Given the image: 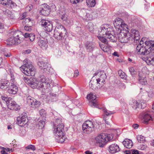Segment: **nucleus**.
I'll list each match as a JSON object with an SVG mask.
<instances>
[{"instance_id":"nucleus-1","label":"nucleus","mask_w":154,"mask_h":154,"mask_svg":"<svg viewBox=\"0 0 154 154\" xmlns=\"http://www.w3.org/2000/svg\"><path fill=\"white\" fill-rule=\"evenodd\" d=\"M143 38L136 48V52L138 54L147 55L152 52L154 53V41H147L145 42Z\"/></svg>"},{"instance_id":"nucleus-2","label":"nucleus","mask_w":154,"mask_h":154,"mask_svg":"<svg viewBox=\"0 0 154 154\" xmlns=\"http://www.w3.org/2000/svg\"><path fill=\"white\" fill-rule=\"evenodd\" d=\"M23 65L20 67V69L25 75L28 76H34L35 74V70L33 65L29 64L28 60L25 59Z\"/></svg>"},{"instance_id":"nucleus-3","label":"nucleus","mask_w":154,"mask_h":154,"mask_svg":"<svg viewBox=\"0 0 154 154\" xmlns=\"http://www.w3.org/2000/svg\"><path fill=\"white\" fill-rule=\"evenodd\" d=\"M112 28L104 26H101L99 30V35L100 36H104L109 38L112 42H116V37L112 33Z\"/></svg>"},{"instance_id":"nucleus-4","label":"nucleus","mask_w":154,"mask_h":154,"mask_svg":"<svg viewBox=\"0 0 154 154\" xmlns=\"http://www.w3.org/2000/svg\"><path fill=\"white\" fill-rule=\"evenodd\" d=\"M8 73L10 75V82L12 84L8 90V91L10 94H15L17 91V87L14 85L15 79L14 76V72L12 68H9L8 70Z\"/></svg>"},{"instance_id":"nucleus-5","label":"nucleus","mask_w":154,"mask_h":154,"mask_svg":"<svg viewBox=\"0 0 154 154\" xmlns=\"http://www.w3.org/2000/svg\"><path fill=\"white\" fill-rule=\"evenodd\" d=\"M66 31L62 25H58L55 28L54 31V37L58 40L63 39L65 36Z\"/></svg>"},{"instance_id":"nucleus-6","label":"nucleus","mask_w":154,"mask_h":154,"mask_svg":"<svg viewBox=\"0 0 154 154\" xmlns=\"http://www.w3.org/2000/svg\"><path fill=\"white\" fill-rule=\"evenodd\" d=\"M112 139L110 134H102L99 135L95 138L97 143L99 144L100 147H103L106 143Z\"/></svg>"},{"instance_id":"nucleus-7","label":"nucleus","mask_w":154,"mask_h":154,"mask_svg":"<svg viewBox=\"0 0 154 154\" xmlns=\"http://www.w3.org/2000/svg\"><path fill=\"white\" fill-rule=\"evenodd\" d=\"M11 36L6 41V44L7 45H12L18 44L19 39V31L13 30L11 33Z\"/></svg>"},{"instance_id":"nucleus-8","label":"nucleus","mask_w":154,"mask_h":154,"mask_svg":"<svg viewBox=\"0 0 154 154\" xmlns=\"http://www.w3.org/2000/svg\"><path fill=\"white\" fill-rule=\"evenodd\" d=\"M119 41L121 43H127L131 40V34L128 30H123L121 31L118 35Z\"/></svg>"},{"instance_id":"nucleus-9","label":"nucleus","mask_w":154,"mask_h":154,"mask_svg":"<svg viewBox=\"0 0 154 154\" xmlns=\"http://www.w3.org/2000/svg\"><path fill=\"white\" fill-rule=\"evenodd\" d=\"M26 115V114L24 113V115H23L20 118V130L21 131L20 135L21 136H24L26 133L25 128L27 126L26 124L28 122Z\"/></svg>"},{"instance_id":"nucleus-10","label":"nucleus","mask_w":154,"mask_h":154,"mask_svg":"<svg viewBox=\"0 0 154 154\" xmlns=\"http://www.w3.org/2000/svg\"><path fill=\"white\" fill-rule=\"evenodd\" d=\"M82 128L84 132L87 134L91 133L94 130L93 124L90 121H87L83 123Z\"/></svg>"},{"instance_id":"nucleus-11","label":"nucleus","mask_w":154,"mask_h":154,"mask_svg":"<svg viewBox=\"0 0 154 154\" xmlns=\"http://www.w3.org/2000/svg\"><path fill=\"white\" fill-rule=\"evenodd\" d=\"M55 122L58 124V123L59 124L57 125V127H54V132L56 136H61L60 135L62 136V134H64L63 125L62 123H60L61 120L59 118L56 119Z\"/></svg>"},{"instance_id":"nucleus-12","label":"nucleus","mask_w":154,"mask_h":154,"mask_svg":"<svg viewBox=\"0 0 154 154\" xmlns=\"http://www.w3.org/2000/svg\"><path fill=\"white\" fill-rule=\"evenodd\" d=\"M27 104L32 108L38 107L41 104V102L30 96H28L26 98Z\"/></svg>"},{"instance_id":"nucleus-13","label":"nucleus","mask_w":154,"mask_h":154,"mask_svg":"<svg viewBox=\"0 0 154 154\" xmlns=\"http://www.w3.org/2000/svg\"><path fill=\"white\" fill-rule=\"evenodd\" d=\"M41 26L44 27V30L48 32H51L53 29L52 24L48 20L42 19L40 22Z\"/></svg>"},{"instance_id":"nucleus-14","label":"nucleus","mask_w":154,"mask_h":154,"mask_svg":"<svg viewBox=\"0 0 154 154\" xmlns=\"http://www.w3.org/2000/svg\"><path fill=\"white\" fill-rule=\"evenodd\" d=\"M24 80L25 82L33 88H37V79L31 77L29 79L26 77H24Z\"/></svg>"},{"instance_id":"nucleus-15","label":"nucleus","mask_w":154,"mask_h":154,"mask_svg":"<svg viewBox=\"0 0 154 154\" xmlns=\"http://www.w3.org/2000/svg\"><path fill=\"white\" fill-rule=\"evenodd\" d=\"M41 10L40 11L41 14L44 16H48L50 13V7L46 4L42 5L41 6Z\"/></svg>"},{"instance_id":"nucleus-16","label":"nucleus","mask_w":154,"mask_h":154,"mask_svg":"<svg viewBox=\"0 0 154 154\" xmlns=\"http://www.w3.org/2000/svg\"><path fill=\"white\" fill-rule=\"evenodd\" d=\"M87 98L88 99L91 100L90 104L91 106L97 107L98 104L97 101L95 100L96 98L95 95L92 93H90V94L88 95Z\"/></svg>"},{"instance_id":"nucleus-17","label":"nucleus","mask_w":154,"mask_h":154,"mask_svg":"<svg viewBox=\"0 0 154 154\" xmlns=\"http://www.w3.org/2000/svg\"><path fill=\"white\" fill-rule=\"evenodd\" d=\"M9 99L8 100H7L6 103L8 108L11 110H17L18 105L16 103V102L12 98H9Z\"/></svg>"},{"instance_id":"nucleus-18","label":"nucleus","mask_w":154,"mask_h":154,"mask_svg":"<svg viewBox=\"0 0 154 154\" xmlns=\"http://www.w3.org/2000/svg\"><path fill=\"white\" fill-rule=\"evenodd\" d=\"M0 3L7 7L14 8L17 5L16 4L11 0H0Z\"/></svg>"},{"instance_id":"nucleus-19","label":"nucleus","mask_w":154,"mask_h":154,"mask_svg":"<svg viewBox=\"0 0 154 154\" xmlns=\"http://www.w3.org/2000/svg\"><path fill=\"white\" fill-rule=\"evenodd\" d=\"M109 152L111 154H114L118 152L120 150L119 146L117 144H112L109 147Z\"/></svg>"},{"instance_id":"nucleus-20","label":"nucleus","mask_w":154,"mask_h":154,"mask_svg":"<svg viewBox=\"0 0 154 154\" xmlns=\"http://www.w3.org/2000/svg\"><path fill=\"white\" fill-rule=\"evenodd\" d=\"M85 46L87 51L92 52L95 47L94 43L90 41H87L85 44Z\"/></svg>"},{"instance_id":"nucleus-21","label":"nucleus","mask_w":154,"mask_h":154,"mask_svg":"<svg viewBox=\"0 0 154 154\" xmlns=\"http://www.w3.org/2000/svg\"><path fill=\"white\" fill-rule=\"evenodd\" d=\"M139 82L143 85H146L147 84V82L145 76L142 75L141 73H140L139 75L138 79Z\"/></svg>"},{"instance_id":"nucleus-22","label":"nucleus","mask_w":154,"mask_h":154,"mask_svg":"<svg viewBox=\"0 0 154 154\" xmlns=\"http://www.w3.org/2000/svg\"><path fill=\"white\" fill-rule=\"evenodd\" d=\"M47 42L46 41L41 39H39L38 42V45L43 49H46L48 47Z\"/></svg>"},{"instance_id":"nucleus-23","label":"nucleus","mask_w":154,"mask_h":154,"mask_svg":"<svg viewBox=\"0 0 154 154\" xmlns=\"http://www.w3.org/2000/svg\"><path fill=\"white\" fill-rule=\"evenodd\" d=\"M122 143L125 147L128 149H130L132 147L133 144L132 141L128 139H125Z\"/></svg>"},{"instance_id":"nucleus-24","label":"nucleus","mask_w":154,"mask_h":154,"mask_svg":"<svg viewBox=\"0 0 154 154\" xmlns=\"http://www.w3.org/2000/svg\"><path fill=\"white\" fill-rule=\"evenodd\" d=\"M123 21L121 18L118 17L116 18L114 21V25L115 27L119 26L118 28H120V27L122 25Z\"/></svg>"},{"instance_id":"nucleus-25","label":"nucleus","mask_w":154,"mask_h":154,"mask_svg":"<svg viewBox=\"0 0 154 154\" xmlns=\"http://www.w3.org/2000/svg\"><path fill=\"white\" fill-rule=\"evenodd\" d=\"M10 85V82L7 80H5L2 82L0 84V88L1 89L5 90L7 89Z\"/></svg>"},{"instance_id":"nucleus-26","label":"nucleus","mask_w":154,"mask_h":154,"mask_svg":"<svg viewBox=\"0 0 154 154\" xmlns=\"http://www.w3.org/2000/svg\"><path fill=\"white\" fill-rule=\"evenodd\" d=\"M51 66L48 63H46L44 65L43 68H42L41 70L44 73L47 74H49L50 71Z\"/></svg>"},{"instance_id":"nucleus-27","label":"nucleus","mask_w":154,"mask_h":154,"mask_svg":"<svg viewBox=\"0 0 154 154\" xmlns=\"http://www.w3.org/2000/svg\"><path fill=\"white\" fill-rule=\"evenodd\" d=\"M45 119H44L39 120L37 124V127L39 129H42L44 127L45 124Z\"/></svg>"},{"instance_id":"nucleus-28","label":"nucleus","mask_w":154,"mask_h":154,"mask_svg":"<svg viewBox=\"0 0 154 154\" xmlns=\"http://www.w3.org/2000/svg\"><path fill=\"white\" fill-rule=\"evenodd\" d=\"M3 13L11 18L13 19L14 17V15L12 12L8 9L3 10Z\"/></svg>"},{"instance_id":"nucleus-29","label":"nucleus","mask_w":154,"mask_h":154,"mask_svg":"<svg viewBox=\"0 0 154 154\" xmlns=\"http://www.w3.org/2000/svg\"><path fill=\"white\" fill-rule=\"evenodd\" d=\"M146 62L148 65H152L154 66V57H147Z\"/></svg>"},{"instance_id":"nucleus-30","label":"nucleus","mask_w":154,"mask_h":154,"mask_svg":"<svg viewBox=\"0 0 154 154\" xmlns=\"http://www.w3.org/2000/svg\"><path fill=\"white\" fill-rule=\"evenodd\" d=\"M83 20L84 21H88L93 19L94 18L92 16L88 13H85V15L82 17Z\"/></svg>"},{"instance_id":"nucleus-31","label":"nucleus","mask_w":154,"mask_h":154,"mask_svg":"<svg viewBox=\"0 0 154 154\" xmlns=\"http://www.w3.org/2000/svg\"><path fill=\"white\" fill-rule=\"evenodd\" d=\"M131 32V39L132 38H133L134 37H136L140 35L139 32L138 30H136L135 29H132Z\"/></svg>"},{"instance_id":"nucleus-32","label":"nucleus","mask_w":154,"mask_h":154,"mask_svg":"<svg viewBox=\"0 0 154 154\" xmlns=\"http://www.w3.org/2000/svg\"><path fill=\"white\" fill-rule=\"evenodd\" d=\"M87 5L89 7H94L95 4V0H87Z\"/></svg>"},{"instance_id":"nucleus-33","label":"nucleus","mask_w":154,"mask_h":154,"mask_svg":"<svg viewBox=\"0 0 154 154\" xmlns=\"http://www.w3.org/2000/svg\"><path fill=\"white\" fill-rule=\"evenodd\" d=\"M144 122L146 124L148 123V121L151 120L152 118L150 115L148 113L145 114L144 116Z\"/></svg>"},{"instance_id":"nucleus-34","label":"nucleus","mask_w":154,"mask_h":154,"mask_svg":"<svg viewBox=\"0 0 154 154\" xmlns=\"http://www.w3.org/2000/svg\"><path fill=\"white\" fill-rule=\"evenodd\" d=\"M118 74L119 76L122 79H125L126 78L127 75L122 70H119L118 71Z\"/></svg>"},{"instance_id":"nucleus-35","label":"nucleus","mask_w":154,"mask_h":154,"mask_svg":"<svg viewBox=\"0 0 154 154\" xmlns=\"http://www.w3.org/2000/svg\"><path fill=\"white\" fill-rule=\"evenodd\" d=\"M99 75H100V77L97 79H105L106 78V74L104 71H100L99 72Z\"/></svg>"},{"instance_id":"nucleus-36","label":"nucleus","mask_w":154,"mask_h":154,"mask_svg":"<svg viewBox=\"0 0 154 154\" xmlns=\"http://www.w3.org/2000/svg\"><path fill=\"white\" fill-rule=\"evenodd\" d=\"M137 139L138 141L140 143H143L145 140V137L141 135H139L137 136Z\"/></svg>"},{"instance_id":"nucleus-37","label":"nucleus","mask_w":154,"mask_h":154,"mask_svg":"<svg viewBox=\"0 0 154 154\" xmlns=\"http://www.w3.org/2000/svg\"><path fill=\"white\" fill-rule=\"evenodd\" d=\"M39 81L45 85H49L46 80V79L44 76H42L40 77Z\"/></svg>"},{"instance_id":"nucleus-38","label":"nucleus","mask_w":154,"mask_h":154,"mask_svg":"<svg viewBox=\"0 0 154 154\" xmlns=\"http://www.w3.org/2000/svg\"><path fill=\"white\" fill-rule=\"evenodd\" d=\"M60 135L61 136H57V140L58 143H62L65 141V137L64 136V134H62V136L61 135Z\"/></svg>"},{"instance_id":"nucleus-39","label":"nucleus","mask_w":154,"mask_h":154,"mask_svg":"<svg viewBox=\"0 0 154 154\" xmlns=\"http://www.w3.org/2000/svg\"><path fill=\"white\" fill-rule=\"evenodd\" d=\"M87 27L90 31L92 32L94 30V26L92 23H89L87 25Z\"/></svg>"},{"instance_id":"nucleus-40","label":"nucleus","mask_w":154,"mask_h":154,"mask_svg":"<svg viewBox=\"0 0 154 154\" xmlns=\"http://www.w3.org/2000/svg\"><path fill=\"white\" fill-rule=\"evenodd\" d=\"M132 106L133 109H136L137 107H139V106L140 105V103H138L136 100H134L133 104H131Z\"/></svg>"},{"instance_id":"nucleus-41","label":"nucleus","mask_w":154,"mask_h":154,"mask_svg":"<svg viewBox=\"0 0 154 154\" xmlns=\"http://www.w3.org/2000/svg\"><path fill=\"white\" fill-rule=\"evenodd\" d=\"M103 111L105 114V115H104V116H105L106 117V116H109L113 113L112 112L108 110L105 108L103 109Z\"/></svg>"},{"instance_id":"nucleus-42","label":"nucleus","mask_w":154,"mask_h":154,"mask_svg":"<svg viewBox=\"0 0 154 154\" xmlns=\"http://www.w3.org/2000/svg\"><path fill=\"white\" fill-rule=\"evenodd\" d=\"M105 79H97V83L100 85L101 86H102L105 83Z\"/></svg>"},{"instance_id":"nucleus-43","label":"nucleus","mask_w":154,"mask_h":154,"mask_svg":"<svg viewBox=\"0 0 154 154\" xmlns=\"http://www.w3.org/2000/svg\"><path fill=\"white\" fill-rule=\"evenodd\" d=\"M31 25H29L28 23L26 24L24 27V29L27 31L30 32L32 30Z\"/></svg>"},{"instance_id":"nucleus-44","label":"nucleus","mask_w":154,"mask_h":154,"mask_svg":"<svg viewBox=\"0 0 154 154\" xmlns=\"http://www.w3.org/2000/svg\"><path fill=\"white\" fill-rule=\"evenodd\" d=\"M37 88H42L44 87V85L39 80H37Z\"/></svg>"},{"instance_id":"nucleus-45","label":"nucleus","mask_w":154,"mask_h":154,"mask_svg":"<svg viewBox=\"0 0 154 154\" xmlns=\"http://www.w3.org/2000/svg\"><path fill=\"white\" fill-rule=\"evenodd\" d=\"M40 115L43 117H45L46 115V112L43 109H42L39 111Z\"/></svg>"},{"instance_id":"nucleus-46","label":"nucleus","mask_w":154,"mask_h":154,"mask_svg":"<svg viewBox=\"0 0 154 154\" xmlns=\"http://www.w3.org/2000/svg\"><path fill=\"white\" fill-rule=\"evenodd\" d=\"M121 31H123V30H126V29H128V25L125 24L123 22L122 25L120 27Z\"/></svg>"},{"instance_id":"nucleus-47","label":"nucleus","mask_w":154,"mask_h":154,"mask_svg":"<svg viewBox=\"0 0 154 154\" xmlns=\"http://www.w3.org/2000/svg\"><path fill=\"white\" fill-rule=\"evenodd\" d=\"M45 63H45L43 61H39L38 63V65L40 68V69L41 70L42 68H43Z\"/></svg>"},{"instance_id":"nucleus-48","label":"nucleus","mask_w":154,"mask_h":154,"mask_svg":"<svg viewBox=\"0 0 154 154\" xmlns=\"http://www.w3.org/2000/svg\"><path fill=\"white\" fill-rule=\"evenodd\" d=\"M26 148L28 149H31L32 150H35V146L33 145H29L26 147Z\"/></svg>"},{"instance_id":"nucleus-49","label":"nucleus","mask_w":154,"mask_h":154,"mask_svg":"<svg viewBox=\"0 0 154 154\" xmlns=\"http://www.w3.org/2000/svg\"><path fill=\"white\" fill-rule=\"evenodd\" d=\"M98 38L103 43H106L107 40L103 37L99 36Z\"/></svg>"},{"instance_id":"nucleus-50","label":"nucleus","mask_w":154,"mask_h":154,"mask_svg":"<svg viewBox=\"0 0 154 154\" xmlns=\"http://www.w3.org/2000/svg\"><path fill=\"white\" fill-rule=\"evenodd\" d=\"M90 87L93 90L96 89L98 88V87L96 86L94 84L92 83L91 82V81L89 84Z\"/></svg>"},{"instance_id":"nucleus-51","label":"nucleus","mask_w":154,"mask_h":154,"mask_svg":"<svg viewBox=\"0 0 154 154\" xmlns=\"http://www.w3.org/2000/svg\"><path fill=\"white\" fill-rule=\"evenodd\" d=\"M129 71L132 75H133L135 74V71L133 67H130L129 68Z\"/></svg>"},{"instance_id":"nucleus-52","label":"nucleus","mask_w":154,"mask_h":154,"mask_svg":"<svg viewBox=\"0 0 154 154\" xmlns=\"http://www.w3.org/2000/svg\"><path fill=\"white\" fill-rule=\"evenodd\" d=\"M21 34L25 38H27L29 37L31 34L27 33H26L23 34V32H21Z\"/></svg>"},{"instance_id":"nucleus-53","label":"nucleus","mask_w":154,"mask_h":154,"mask_svg":"<svg viewBox=\"0 0 154 154\" xmlns=\"http://www.w3.org/2000/svg\"><path fill=\"white\" fill-rule=\"evenodd\" d=\"M31 20L30 18H26L23 20L22 21V23L23 25H24L27 22L29 23Z\"/></svg>"},{"instance_id":"nucleus-54","label":"nucleus","mask_w":154,"mask_h":154,"mask_svg":"<svg viewBox=\"0 0 154 154\" xmlns=\"http://www.w3.org/2000/svg\"><path fill=\"white\" fill-rule=\"evenodd\" d=\"M31 51L30 49H28L27 50H24L23 51L22 54H28L31 53Z\"/></svg>"},{"instance_id":"nucleus-55","label":"nucleus","mask_w":154,"mask_h":154,"mask_svg":"<svg viewBox=\"0 0 154 154\" xmlns=\"http://www.w3.org/2000/svg\"><path fill=\"white\" fill-rule=\"evenodd\" d=\"M142 72L144 73L147 74L149 73V71L146 67H144L142 68Z\"/></svg>"},{"instance_id":"nucleus-56","label":"nucleus","mask_w":154,"mask_h":154,"mask_svg":"<svg viewBox=\"0 0 154 154\" xmlns=\"http://www.w3.org/2000/svg\"><path fill=\"white\" fill-rule=\"evenodd\" d=\"M100 46L101 49L104 52L106 51V47L104 46V45H100Z\"/></svg>"},{"instance_id":"nucleus-57","label":"nucleus","mask_w":154,"mask_h":154,"mask_svg":"<svg viewBox=\"0 0 154 154\" xmlns=\"http://www.w3.org/2000/svg\"><path fill=\"white\" fill-rule=\"evenodd\" d=\"M61 17L62 20L63 21H66L67 20V17L64 14L62 15Z\"/></svg>"},{"instance_id":"nucleus-58","label":"nucleus","mask_w":154,"mask_h":154,"mask_svg":"<svg viewBox=\"0 0 154 154\" xmlns=\"http://www.w3.org/2000/svg\"><path fill=\"white\" fill-rule=\"evenodd\" d=\"M80 0H70V2L72 4H75L78 3L79 2Z\"/></svg>"},{"instance_id":"nucleus-59","label":"nucleus","mask_w":154,"mask_h":154,"mask_svg":"<svg viewBox=\"0 0 154 154\" xmlns=\"http://www.w3.org/2000/svg\"><path fill=\"white\" fill-rule=\"evenodd\" d=\"M30 41H33L35 39V36L33 34H31L29 37Z\"/></svg>"},{"instance_id":"nucleus-60","label":"nucleus","mask_w":154,"mask_h":154,"mask_svg":"<svg viewBox=\"0 0 154 154\" xmlns=\"http://www.w3.org/2000/svg\"><path fill=\"white\" fill-rule=\"evenodd\" d=\"M131 151L132 154H139V153L138 151L137 150H131Z\"/></svg>"},{"instance_id":"nucleus-61","label":"nucleus","mask_w":154,"mask_h":154,"mask_svg":"<svg viewBox=\"0 0 154 154\" xmlns=\"http://www.w3.org/2000/svg\"><path fill=\"white\" fill-rule=\"evenodd\" d=\"M26 13H24L22 15L21 17H20V19L21 20L24 19L26 17Z\"/></svg>"},{"instance_id":"nucleus-62","label":"nucleus","mask_w":154,"mask_h":154,"mask_svg":"<svg viewBox=\"0 0 154 154\" xmlns=\"http://www.w3.org/2000/svg\"><path fill=\"white\" fill-rule=\"evenodd\" d=\"M79 72L78 70H76L74 72V77H77L79 75Z\"/></svg>"},{"instance_id":"nucleus-63","label":"nucleus","mask_w":154,"mask_h":154,"mask_svg":"<svg viewBox=\"0 0 154 154\" xmlns=\"http://www.w3.org/2000/svg\"><path fill=\"white\" fill-rule=\"evenodd\" d=\"M140 35L139 36H137L136 37H134L133 38H132V39H134V40H136V41H138L140 39Z\"/></svg>"},{"instance_id":"nucleus-64","label":"nucleus","mask_w":154,"mask_h":154,"mask_svg":"<svg viewBox=\"0 0 154 154\" xmlns=\"http://www.w3.org/2000/svg\"><path fill=\"white\" fill-rule=\"evenodd\" d=\"M133 127L135 129H137L139 127V125L137 124H134L132 125Z\"/></svg>"}]
</instances>
